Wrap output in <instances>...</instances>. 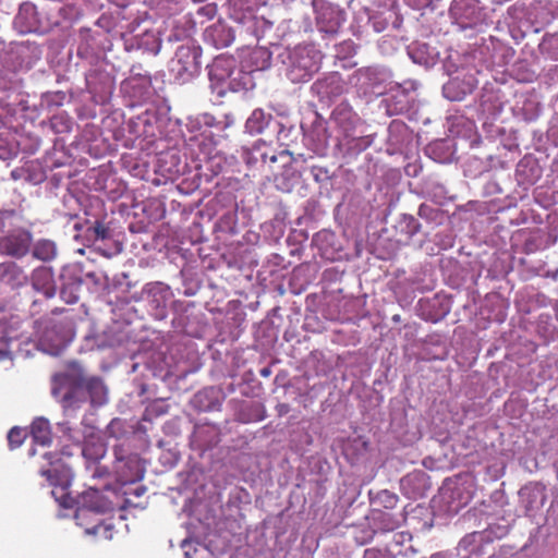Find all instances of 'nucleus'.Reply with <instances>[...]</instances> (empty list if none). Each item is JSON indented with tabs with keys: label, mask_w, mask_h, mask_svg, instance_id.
Instances as JSON below:
<instances>
[{
	"label": "nucleus",
	"mask_w": 558,
	"mask_h": 558,
	"mask_svg": "<svg viewBox=\"0 0 558 558\" xmlns=\"http://www.w3.org/2000/svg\"><path fill=\"white\" fill-rule=\"evenodd\" d=\"M389 141L393 145L401 144L397 135L407 133V125L399 121H392L388 128Z\"/></svg>",
	"instance_id": "55"
},
{
	"label": "nucleus",
	"mask_w": 558,
	"mask_h": 558,
	"mask_svg": "<svg viewBox=\"0 0 558 558\" xmlns=\"http://www.w3.org/2000/svg\"><path fill=\"white\" fill-rule=\"evenodd\" d=\"M475 87L476 80L472 74H466L463 77L456 76L449 80L442 86V94L450 101H461L472 94Z\"/></svg>",
	"instance_id": "21"
},
{
	"label": "nucleus",
	"mask_w": 558,
	"mask_h": 558,
	"mask_svg": "<svg viewBox=\"0 0 558 558\" xmlns=\"http://www.w3.org/2000/svg\"><path fill=\"white\" fill-rule=\"evenodd\" d=\"M105 277L101 274L89 271L84 272V284L93 292L99 291L104 286Z\"/></svg>",
	"instance_id": "53"
},
{
	"label": "nucleus",
	"mask_w": 558,
	"mask_h": 558,
	"mask_svg": "<svg viewBox=\"0 0 558 558\" xmlns=\"http://www.w3.org/2000/svg\"><path fill=\"white\" fill-rule=\"evenodd\" d=\"M519 496L526 513L541 509L546 501L544 488L537 485L521 488Z\"/></svg>",
	"instance_id": "32"
},
{
	"label": "nucleus",
	"mask_w": 558,
	"mask_h": 558,
	"mask_svg": "<svg viewBox=\"0 0 558 558\" xmlns=\"http://www.w3.org/2000/svg\"><path fill=\"white\" fill-rule=\"evenodd\" d=\"M66 98H68L66 94L62 90L46 92V93L41 94L40 106L48 110L59 108V107L63 106Z\"/></svg>",
	"instance_id": "47"
},
{
	"label": "nucleus",
	"mask_w": 558,
	"mask_h": 558,
	"mask_svg": "<svg viewBox=\"0 0 558 558\" xmlns=\"http://www.w3.org/2000/svg\"><path fill=\"white\" fill-rule=\"evenodd\" d=\"M126 50H143L144 52L158 54L161 48V39L157 32L145 28L142 33L133 35L125 41Z\"/></svg>",
	"instance_id": "25"
},
{
	"label": "nucleus",
	"mask_w": 558,
	"mask_h": 558,
	"mask_svg": "<svg viewBox=\"0 0 558 558\" xmlns=\"http://www.w3.org/2000/svg\"><path fill=\"white\" fill-rule=\"evenodd\" d=\"M482 533L473 532L466 534L458 544V549L465 553H473L476 550L478 544L482 542Z\"/></svg>",
	"instance_id": "51"
},
{
	"label": "nucleus",
	"mask_w": 558,
	"mask_h": 558,
	"mask_svg": "<svg viewBox=\"0 0 558 558\" xmlns=\"http://www.w3.org/2000/svg\"><path fill=\"white\" fill-rule=\"evenodd\" d=\"M0 281L11 289H20L28 282L25 270L13 262L0 264Z\"/></svg>",
	"instance_id": "30"
},
{
	"label": "nucleus",
	"mask_w": 558,
	"mask_h": 558,
	"mask_svg": "<svg viewBox=\"0 0 558 558\" xmlns=\"http://www.w3.org/2000/svg\"><path fill=\"white\" fill-rule=\"evenodd\" d=\"M202 48L192 40L179 45L168 70L172 80L180 85L192 82L202 70Z\"/></svg>",
	"instance_id": "4"
},
{
	"label": "nucleus",
	"mask_w": 558,
	"mask_h": 558,
	"mask_svg": "<svg viewBox=\"0 0 558 558\" xmlns=\"http://www.w3.org/2000/svg\"><path fill=\"white\" fill-rule=\"evenodd\" d=\"M69 340L66 331L60 324L49 322L34 345L47 354L59 355L68 345Z\"/></svg>",
	"instance_id": "11"
},
{
	"label": "nucleus",
	"mask_w": 558,
	"mask_h": 558,
	"mask_svg": "<svg viewBox=\"0 0 558 558\" xmlns=\"http://www.w3.org/2000/svg\"><path fill=\"white\" fill-rule=\"evenodd\" d=\"M19 218V213L14 209H0V232L11 227L13 221Z\"/></svg>",
	"instance_id": "56"
},
{
	"label": "nucleus",
	"mask_w": 558,
	"mask_h": 558,
	"mask_svg": "<svg viewBox=\"0 0 558 558\" xmlns=\"http://www.w3.org/2000/svg\"><path fill=\"white\" fill-rule=\"evenodd\" d=\"M12 52L19 59L20 68L26 70L33 68L43 54L40 46L28 40L17 43Z\"/></svg>",
	"instance_id": "29"
},
{
	"label": "nucleus",
	"mask_w": 558,
	"mask_h": 558,
	"mask_svg": "<svg viewBox=\"0 0 558 558\" xmlns=\"http://www.w3.org/2000/svg\"><path fill=\"white\" fill-rule=\"evenodd\" d=\"M51 393L69 417L87 402L100 407L108 401L104 381L98 377L86 378L84 368L76 361L68 362L65 371L53 376Z\"/></svg>",
	"instance_id": "1"
},
{
	"label": "nucleus",
	"mask_w": 558,
	"mask_h": 558,
	"mask_svg": "<svg viewBox=\"0 0 558 558\" xmlns=\"http://www.w3.org/2000/svg\"><path fill=\"white\" fill-rule=\"evenodd\" d=\"M539 50L542 54L547 58L558 60V35L553 34L545 36L539 44Z\"/></svg>",
	"instance_id": "48"
},
{
	"label": "nucleus",
	"mask_w": 558,
	"mask_h": 558,
	"mask_svg": "<svg viewBox=\"0 0 558 558\" xmlns=\"http://www.w3.org/2000/svg\"><path fill=\"white\" fill-rule=\"evenodd\" d=\"M356 82L367 92L380 94V88L390 82L391 72L385 66H365L356 71Z\"/></svg>",
	"instance_id": "14"
},
{
	"label": "nucleus",
	"mask_w": 558,
	"mask_h": 558,
	"mask_svg": "<svg viewBox=\"0 0 558 558\" xmlns=\"http://www.w3.org/2000/svg\"><path fill=\"white\" fill-rule=\"evenodd\" d=\"M17 155V147L14 143L9 142L7 138L0 137V160H9Z\"/></svg>",
	"instance_id": "54"
},
{
	"label": "nucleus",
	"mask_w": 558,
	"mask_h": 558,
	"mask_svg": "<svg viewBox=\"0 0 558 558\" xmlns=\"http://www.w3.org/2000/svg\"><path fill=\"white\" fill-rule=\"evenodd\" d=\"M345 84L338 72H331L315 81L311 86L313 95L320 101L328 102L343 94Z\"/></svg>",
	"instance_id": "15"
},
{
	"label": "nucleus",
	"mask_w": 558,
	"mask_h": 558,
	"mask_svg": "<svg viewBox=\"0 0 558 558\" xmlns=\"http://www.w3.org/2000/svg\"><path fill=\"white\" fill-rule=\"evenodd\" d=\"M25 182L38 185L46 180V171L37 161H29L24 166Z\"/></svg>",
	"instance_id": "45"
},
{
	"label": "nucleus",
	"mask_w": 558,
	"mask_h": 558,
	"mask_svg": "<svg viewBox=\"0 0 558 558\" xmlns=\"http://www.w3.org/2000/svg\"><path fill=\"white\" fill-rule=\"evenodd\" d=\"M450 13L462 29L473 27L481 20L477 0H456Z\"/></svg>",
	"instance_id": "17"
},
{
	"label": "nucleus",
	"mask_w": 558,
	"mask_h": 558,
	"mask_svg": "<svg viewBox=\"0 0 558 558\" xmlns=\"http://www.w3.org/2000/svg\"><path fill=\"white\" fill-rule=\"evenodd\" d=\"M32 437L36 444L47 446L51 442L49 421L45 417L36 418L32 424Z\"/></svg>",
	"instance_id": "43"
},
{
	"label": "nucleus",
	"mask_w": 558,
	"mask_h": 558,
	"mask_svg": "<svg viewBox=\"0 0 558 558\" xmlns=\"http://www.w3.org/2000/svg\"><path fill=\"white\" fill-rule=\"evenodd\" d=\"M265 417L266 409L259 402L244 403L235 414L236 421L243 424L259 422Z\"/></svg>",
	"instance_id": "39"
},
{
	"label": "nucleus",
	"mask_w": 558,
	"mask_h": 558,
	"mask_svg": "<svg viewBox=\"0 0 558 558\" xmlns=\"http://www.w3.org/2000/svg\"><path fill=\"white\" fill-rule=\"evenodd\" d=\"M86 88L98 105L109 101L116 86L114 77L101 66L90 69L86 75Z\"/></svg>",
	"instance_id": "9"
},
{
	"label": "nucleus",
	"mask_w": 558,
	"mask_h": 558,
	"mask_svg": "<svg viewBox=\"0 0 558 558\" xmlns=\"http://www.w3.org/2000/svg\"><path fill=\"white\" fill-rule=\"evenodd\" d=\"M27 323L17 315L0 317V362L12 360L14 349L22 352V345L31 343V333L26 330Z\"/></svg>",
	"instance_id": "5"
},
{
	"label": "nucleus",
	"mask_w": 558,
	"mask_h": 558,
	"mask_svg": "<svg viewBox=\"0 0 558 558\" xmlns=\"http://www.w3.org/2000/svg\"><path fill=\"white\" fill-rule=\"evenodd\" d=\"M80 507L76 518H80L86 511L95 513H106L112 510V505L98 489L89 488L80 497Z\"/></svg>",
	"instance_id": "23"
},
{
	"label": "nucleus",
	"mask_w": 558,
	"mask_h": 558,
	"mask_svg": "<svg viewBox=\"0 0 558 558\" xmlns=\"http://www.w3.org/2000/svg\"><path fill=\"white\" fill-rule=\"evenodd\" d=\"M106 453L107 445L97 433L90 432L84 436L82 454L87 464L99 463Z\"/></svg>",
	"instance_id": "28"
},
{
	"label": "nucleus",
	"mask_w": 558,
	"mask_h": 558,
	"mask_svg": "<svg viewBox=\"0 0 558 558\" xmlns=\"http://www.w3.org/2000/svg\"><path fill=\"white\" fill-rule=\"evenodd\" d=\"M26 434L20 427H13L8 433V441L11 448H16L22 445Z\"/></svg>",
	"instance_id": "58"
},
{
	"label": "nucleus",
	"mask_w": 558,
	"mask_h": 558,
	"mask_svg": "<svg viewBox=\"0 0 558 558\" xmlns=\"http://www.w3.org/2000/svg\"><path fill=\"white\" fill-rule=\"evenodd\" d=\"M32 255L41 262H51L57 257L58 247L54 241L49 239H39L33 243Z\"/></svg>",
	"instance_id": "40"
},
{
	"label": "nucleus",
	"mask_w": 558,
	"mask_h": 558,
	"mask_svg": "<svg viewBox=\"0 0 558 558\" xmlns=\"http://www.w3.org/2000/svg\"><path fill=\"white\" fill-rule=\"evenodd\" d=\"M429 488V476L422 470H415L400 480V489L410 499L424 497Z\"/></svg>",
	"instance_id": "18"
},
{
	"label": "nucleus",
	"mask_w": 558,
	"mask_h": 558,
	"mask_svg": "<svg viewBox=\"0 0 558 558\" xmlns=\"http://www.w3.org/2000/svg\"><path fill=\"white\" fill-rule=\"evenodd\" d=\"M280 73L292 84L308 82L318 72L322 54L314 46L298 45L278 54Z\"/></svg>",
	"instance_id": "2"
},
{
	"label": "nucleus",
	"mask_w": 558,
	"mask_h": 558,
	"mask_svg": "<svg viewBox=\"0 0 558 558\" xmlns=\"http://www.w3.org/2000/svg\"><path fill=\"white\" fill-rule=\"evenodd\" d=\"M45 459L48 460L49 468H41L39 473L45 476L51 485L60 486L59 489L51 490V495L65 509L74 506V499L68 495L65 487L72 476L71 469L61 462L57 453L46 452Z\"/></svg>",
	"instance_id": "6"
},
{
	"label": "nucleus",
	"mask_w": 558,
	"mask_h": 558,
	"mask_svg": "<svg viewBox=\"0 0 558 558\" xmlns=\"http://www.w3.org/2000/svg\"><path fill=\"white\" fill-rule=\"evenodd\" d=\"M397 229L407 239H411L421 230V223L412 215L403 214L397 225Z\"/></svg>",
	"instance_id": "44"
},
{
	"label": "nucleus",
	"mask_w": 558,
	"mask_h": 558,
	"mask_svg": "<svg viewBox=\"0 0 558 558\" xmlns=\"http://www.w3.org/2000/svg\"><path fill=\"white\" fill-rule=\"evenodd\" d=\"M173 298L171 288L161 282H148L142 289L141 299L145 301L156 319H165L167 317V307Z\"/></svg>",
	"instance_id": "8"
},
{
	"label": "nucleus",
	"mask_w": 558,
	"mask_h": 558,
	"mask_svg": "<svg viewBox=\"0 0 558 558\" xmlns=\"http://www.w3.org/2000/svg\"><path fill=\"white\" fill-rule=\"evenodd\" d=\"M408 54L411 60L420 65L426 68L433 66L439 58V52L436 48L430 47L423 41H414L408 46Z\"/></svg>",
	"instance_id": "31"
},
{
	"label": "nucleus",
	"mask_w": 558,
	"mask_h": 558,
	"mask_svg": "<svg viewBox=\"0 0 558 558\" xmlns=\"http://www.w3.org/2000/svg\"><path fill=\"white\" fill-rule=\"evenodd\" d=\"M219 119H217L215 116L204 112L196 116V123H201L204 125V128H215L218 130L219 125Z\"/></svg>",
	"instance_id": "62"
},
{
	"label": "nucleus",
	"mask_w": 558,
	"mask_h": 558,
	"mask_svg": "<svg viewBox=\"0 0 558 558\" xmlns=\"http://www.w3.org/2000/svg\"><path fill=\"white\" fill-rule=\"evenodd\" d=\"M225 393L220 388L206 387L197 391L191 399V405L199 412L216 411L221 408Z\"/></svg>",
	"instance_id": "22"
},
{
	"label": "nucleus",
	"mask_w": 558,
	"mask_h": 558,
	"mask_svg": "<svg viewBox=\"0 0 558 558\" xmlns=\"http://www.w3.org/2000/svg\"><path fill=\"white\" fill-rule=\"evenodd\" d=\"M345 21L344 12L335 5H323L316 16L317 27L320 32L335 35Z\"/></svg>",
	"instance_id": "19"
},
{
	"label": "nucleus",
	"mask_w": 558,
	"mask_h": 558,
	"mask_svg": "<svg viewBox=\"0 0 558 558\" xmlns=\"http://www.w3.org/2000/svg\"><path fill=\"white\" fill-rule=\"evenodd\" d=\"M272 121V116L260 108L252 111L245 122V132L251 135L260 134Z\"/></svg>",
	"instance_id": "38"
},
{
	"label": "nucleus",
	"mask_w": 558,
	"mask_h": 558,
	"mask_svg": "<svg viewBox=\"0 0 558 558\" xmlns=\"http://www.w3.org/2000/svg\"><path fill=\"white\" fill-rule=\"evenodd\" d=\"M307 169L315 182L319 184H326L331 179L330 170L327 167L312 162L307 166Z\"/></svg>",
	"instance_id": "52"
},
{
	"label": "nucleus",
	"mask_w": 558,
	"mask_h": 558,
	"mask_svg": "<svg viewBox=\"0 0 558 558\" xmlns=\"http://www.w3.org/2000/svg\"><path fill=\"white\" fill-rule=\"evenodd\" d=\"M126 88L137 89L134 95L143 96L148 93L151 86V78L148 72H142L141 65H133L130 76L124 82Z\"/></svg>",
	"instance_id": "34"
},
{
	"label": "nucleus",
	"mask_w": 558,
	"mask_h": 558,
	"mask_svg": "<svg viewBox=\"0 0 558 558\" xmlns=\"http://www.w3.org/2000/svg\"><path fill=\"white\" fill-rule=\"evenodd\" d=\"M417 215L427 222L435 225L441 223L442 213L439 208L422 204L418 207Z\"/></svg>",
	"instance_id": "50"
},
{
	"label": "nucleus",
	"mask_w": 558,
	"mask_h": 558,
	"mask_svg": "<svg viewBox=\"0 0 558 558\" xmlns=\"http://www.w3.org/2000/svg\"><path fill=\"white\" fill-rule=\"evenodd\" d=\"M235 37H238L236 29L228 26L223 22H216L208 26L204 32L205 41L217 49L230 46L234 41Z\"/></svg>",
	"instance_id": "24"
},
{
	"label": "nucleus",
	"mask_w": 558,
	"mask_h": 558,
	"mask_svg": "<svg viewBox=\"0 0 558 558\" xmlns=\"http://www.w3.org/2000/svg\"><path fill=\"white\" fill-rule=\"evenodd\" d=\"M235 60L229 57H217L207 65L210 88L218 97H223L228 93V83Z\"/></svg>",
	"instance_id": "12"
},
{
	"label": "nucleus",
	"mask_w": 558,
	"mask_h": 558,
	"mask_svg": "<svg viewBox=\"0 0 558 558\" xmlns=\"http://www.w3.org/2000/svg\"><path fill=\"white\" fill-rule=\"evenodd\" d=\"M190 40L187 38V35L185 34V32L183 29H180V28H174L171 31V33L169 34L168 36V41H187Z\"/></svg>",
	"instance_id": "64"
},
{
	"label": "nucleus",
	"mask_w": 558,
	"mask_h": 558,
	"mask_svg": "<svg viewBox=\"0 0 558 558\" xmlns=\"http://www.w3.org/2000/svg\"><path fill=\"white\" fill-rule=\"evenodd\" d=\"M57 429H58V432L62 433V435L68 440L73 441V442H80L81 441L77 433H75L73 430V428L71 427V425H70V423L68 421L59 422L57 424Z\"/></svg>",
	"instance_id": "59"
},
{
	"label": "nucleus",
	"mask_w": 558,
	"mask_h": 558,
	"mask_svg": "<svg viewBox=\"0 0 558 558\" xmlns=\"http://www.w3.org/2000/svg\"><path fill=\"white\" fill-rule=\"evenodd\" d=\"M344 140H347L349 150L353 153H361L368 148L373 143L371 136L356 135V133H354L353 136L344 137Z\"/></svg>",
	"instance_id": "49"
},
{
	"label": "nucleus",
	"mask_w": 558,
	"mask_h": 558,
	"mask_svg": "<svg viewBox=\"0 0 558 558\" xmlns=\"http://www.w3.org/2000/svg\"><path fill=\"white\" fill-rule=\"evenodd\" d=\"M372 520L378 530L389 532L398 529L403 518L387 511H372Z\"/></svg>",
	"instance_id": "41"
},
{
	"label": "nucleus",
	"mask_w": 558,
	"mask_h": 558,
	"mask_svg": "<svg viewBox=\"0 0 558 558\" xmlns=\"http://www.w3.org/2000/svg\"><path fill=\"white\" fill-rule=\"evenodd\" d=\"M32 290L38 292L45 300H50L56 295L57 288L53 281V272L49 267L36 268L31 278Z\"/></svg>",
	"instance_id": "27"
},
{
	"label": "nucleus",
	"mask_w": 558,
	"mask_h": 558,
	"mask_svg": "<svg viewBox=\"0 0 558 558\" xmlns=\"http://www.w3.org/2000/svg\"><path fill=\"white\" fill-rule=\"evenodd\" d=\"M245 63L253 73L264 71L271 64V52L266 47H255L248 52Z\"/></svg>",
	"instance_id": "37"
},
{
	"label": "nucleus",
	"mask_w": 558,
	"mask_h": 558,
	"mask_svg": "<svg viewBox=\"0 0 558 558\" xmlns=\"http://www.w3.org/2000/svg\"><path fill=\"white\" fill-rule=\"evenodd\" d=\"M422 190L438 204H441L447 198L448 191L446 186L435 177L425 178L422 183Z\"/></svg>",
	"instance_id": "42"
},
{
	"label": "nucleus",
	"mask_w": 558,
	"mask_h": 558,
	"mask_svg": "<svg viewBox=\"0 0 558 558\" xmlns=\"http://www.w3.org/2000/svg\"><path fill=\"white\" fill-rule=\"evenodd\" d=\"M88 230L94 233L95 240L104 241L110 236V229L99 220H96Z\"/></svg>",
	"instance_id": "60"
},
{
	"label": "nucleus",
	"mask_w": 558,
	"mask_h": 558,
	"mask_svg": "<svg viewBox=\"0 0 558 558\" xmlns=\"http://www.w3.org/2000/svg\"><path fill=\"white\" fill-rule=\"evenodd\" d=\"M13 27L20 34L44 33L47 28L36 5L32 2H23L20 5L13 20Z\"/></svg>",
	"instance_id": "13"
},
{
	"label": "nucleus",
	"mask_w": 558,
	"mask_h": 558,
	"mask_svg": "<svg viewBox=\"0 0 558 558\" xmlns=\"http://www.w3.org/2000/svg\"><path fill=\"white\" fill-rule=\"evenodd\" d=\"M331 120L343 135V138L353 136L361 122L353 109L344 102L339 104L333 109Z\"/></svg>",
	"instance_id": "20"
},
{
	"label": "nucleus",
	"mask_w": 558,
	"mask_h": 558,
	"mask_svg": "<svg viewBox=\"0 0 558 558\" xmlns=\"http://www.w3.org/2000/svg\"><path fill=\"white\" fill-rule=\"evenodd\" d=\"M392 84L393 85H391L390 88H393V90L398 93L407 94L410 97H414L413 94L417 88V82L412 80L404 81L403 83L392 82Z\"/></svg>",
	"instance_id": "57"
},
{
	"label": "nucleus",
	"mask_w": 558,
	"mask_h": 558,
	"mask_svg": "<svg viewBox=\"0 0 558 558\" xmlns=\"http://www.w3.org/2000/svg\"><path fill=\"white\" fill-rule=\"evenodd\" d=\"M414 97H410L407 94H401L393 88L389 89L387 97L385 98L386 111L389 116L401 114L409 110L411 101Z\"/></svg>",
	"instance_id": "36"
},
{
	"label": "nucleus",
	"mask_w": 558,
	"mask_h": 558,
	"mask_svg": "<svg viewBox=\"0 0 558 558\" xmlns=\"http://www.w3.org/2000/svg\"><path fill=\"white\" fill-rule=\"evenodd\" d=\"M369 501L372 511H386V510H392L397 507L399 497L397 494L388 490V489H381L376 493L373 490H369Z\"/></svg>",
	"instance_id": "35"
},
{
	"label": "nucleus",
	"mask_w": 558,
	"mask_h": 558,
	"mask_svg": "<svg viewBox=\"0 0 558 558\" xmlns=\"http://www.w3.org/2000/svg\"><path fill=\"white\" fill-rule=\"evenodd\" d=\"M86 469L89 471L92 477L94 478H102L110 474L108 468L100 465L99 463L87 464Z\"/></svg>",
	"instance_id": "63"
},
{
	"label": "nucleus",
	"mask_w": 558,
	"mask_h": 558,
	"mask_svg": "<svg viewBox=\"0 0 558 558\" xmlns=\"http://www.w3.org/2000/svg\"><path fill=\"white\" fill-rule=\"evenodd\" d=\"M49 126L56 134L70 133L72 131L73 121L65 112H60L50 118Z\"/></svg>",
	"instance_id": "46"
},
{
	"label": "nucleus",
	"mask_w": 558,
	"mask_h": 558,
	"mask_svg": "<svg viewBox=\"0 0 558 558\" xmlns=\"http://www.w3.org/2000/svg\"><path fill=\"white\" fill-rule=\"evenodd\" d=\"M228 15L236 24L238 38L251 45L264 37L272 23L257 14V0H228Z\"/></svg>",
	"instance_id": "3"
},
{
	"label": "nucleus",
	"mask_w": 558,
	"mask_h": 558,
	"mask_svg": "<svg viewBox=\"0 0 558 558\" xmlns=\"http://www.w3.org/2000/svg\"><path fill=\"white\" fill-rule=\"evenodd\" d=\"M306 143L316 156H326L329 147V134L323 120H316L313 123L312 129L306 134Z\"/></svg>",
	"instance_id": "26"
},
{
	"label": "nucleus",
	"mask_w": 558,
	"mask_h": 558,
	"mask_svg": "<svg viewBox=\"0 0 558 558\" xmlns=\"http://www.w3.org/2000/svg\"><path fill=\"white\" fill-rule=\"evenodd\" d=\"M363 558H395L393 553L390 548H367L364 551Z\"/></svg>",
	"instance_id": "61"
},
{
	"label": "nucleus",
	"mask_w": 558,
	"mask_h": 558,
	"mask_svg": "<svg viewBox=\"0 0 558 558\" xmlns=\"http://www.w3.org/2000/svg\"><path fill=\"white\" fill-rule=\"evenodd\" d=\"M113 457L112 472L119 483H135L144 477L145 468L137 453L132 452L124 445H116Z\"/></svg>",
	"instance_id": "7"
},
{
	"label": "nucleus",
	"mask_w": 558,
	"mask_h": 558,
	"mask_svg": "<svg viewBox=\"0 0 558 558\" xmlns=\"http://www.w3.org/2000/svg\"><path fill=\"white\" fill-rule=\"evenodd\" d=\"M60 298L68 304H75L84 286V270L77 264L62 267L59 275Z\"/></svg>",
	"instance_id": "10"
},
{
	"label": "nucleus",
	"mask_w": 558,
	"mask_h": 558,
	"mask_svg": "<svg viewBox=\"0 0 558 558\" xmlns=\"http://www.w3.org/2000/svg\"><path fill=\"white\" fill-rule=\"evenodd\" d=\"M227 83L228 92L233 93L246 92L255 87L253 72L250 70H244L243 68H238L235 64L231 77Z\"/></svg>",
	"instance_id": "33"
},
{
	"label": "nucleus",
	"mask_w": 558,
	"mask_h": 558,
	"mask_svg": "<svg viewBox=\"0 0 558 558\" xmlns=\"http://www.w3.org/2000/svg\"><path fill=\"white\" fill-rule=\"evenodd\" d=\"M32 240L29 231L14 230L0 239V251L9 256L21 258L29 252Z\"/></svg>",
	"instance_id": "16"
}]
</instances>
